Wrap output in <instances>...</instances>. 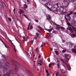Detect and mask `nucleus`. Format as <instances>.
<instances>
[{
	"label": "nucleus",
	"mask_w": 76,
	"mask_h": 76,
	"mask_svg": "<svg viewBox=\"0 0 76 76\" xmlns=\"http://www.w3.org/2000/svg\"><path fill=\"white\" fill-rule=\"evenodd\" d=\"M65 61H64L62 59H61V60L64 62V64H66V65L68 70H70V69H71V68L70 67V66L69 64L67 63V61H68L70 59V56L68 54H65Z\"/></svg>",
	"instance_id": "nucleus-1"
},
{
	"label": "nucleus",
	"mask_w": 76,
	"mask_h": 76,
	"mask_svg": "<svg viewBox=\"0 0 76 76\" xmlns=\"http://www.w3.org/2000/svg\"><path fill=\"white\" fill-rule=\"evenodd\" d=\"M72 12H71L69 13L67 15H66L65 16V18L66 20V23L67 22H68V21H67V20H70V19H71L69 16H70V15L71 14H72Z\"/></svg>",
	"instance_id": "nucleus-2"
},
{
	"label": "nucleus",
	"mask_w": 76,
	"mask_h": 76,
	"mask_svg": "<svg viewBox=\"0 0 76 76\" xmlns=\"http://www.w3.org/2000/svg\"><path fill=\"white\" fill-rule=\"evenodd\" d=\"M9 68V66L7 65V64L5 65L4 66L2 67V69H3L4 72H7V70H8Z\"/></svg>",
	"instance_id": "nucleus-3"
},
{
	"label": "nucleus",
	"mask_w": 76,
	"mask_h": 76,
	"mask_svg": "<svg viewBox=\"0 0 76 76\" xmlns=\"http://www.w3.org/2000/svg\"><path fill=\"white\" fill-rule=\"evenodd\" d=\"M67 25H69V26H70V28H72L74 31H76V28L73 27L72 26L71 24H70V23H69V22H67Z\"/></svg>",
	"instance_id": "nucleus-4"
},
{
	"label": "nucleus",
	"mask_w": 76,
	"mask_h": 76,
	"mask_svg": "<svg viewBox=\"0 0 76 76\" xmlns=\"http://www.w3.org/2000/svg\"><path fill=\"white\" fill-rule=\"evenodd\" d=\"M64 7H61L58 10V11L60 13H62L63 12Z\"/></svg>",
	"instance_id": "nucleus-5"
},
{
	"label": "nucleus",
	"mask_w": 76,
	"mask_h": 76,
	"mask_svg": "<svg viewBox=\"0 0 76 76\" xmlns=\"http://www.w3.org/2000/svg\"><path fill=\"white\" fill-rule=\"evenodd\" d=\"M48 5H49V6L51 7H50V9H52V5H51V4H48V3H46L44 5V6H46V7H47V8H48V9H50L47 6H48Z\"/></svg>",
	"instance_id": "nucleus-6"
},
{
	"label": "nucleus",
	"mask_w": 76,
	"mask_h": 76,
	"mask_svg": "<svg viewBox=\"0 0 76 76\" xmlns=\"http://www.w3.org/2000/svg\"><path fill=\"white\" fill-rule=\"evenodd\" d=\"M63 1L64 3V4H65V6H64V7H67V6H68V4H69V3L67 2V1H66V0H64Z\"/></svg>",
	"instance_id": "nucleus-7"
},
{
	"label": "nucleus",
	"mask_w": 76,
	"mask_h": 76,
	"mask_svg": "<svg viewBox=\"0 0 76 76\" xmlns=\"http://www.w3.org/2000/svg\"><path fill=\"white\" fill-rule=\"evenodd\" d=\"M53 6H54V8L57 9V8L58 7V3H57V4H54L53 5Z\"/></svg>",
	"instance_id": "nucleus-8"
},
{
	"label": "nucleus",
	"mask_w": 76,
	"mask_h": 76,
	"mask_svg": "<svg viewBox=\"0 0 76 76\" xmlns=\"http://www.w3.org/2000/svg\"><path fill=\"white\" fill-rule=\"evenodd\" d=\"M46 19L47 20H49L48 18L50 20L51 19V16H50V15L48 14L46 15Z\"/></svg>",
	"instance_id": "nucleus-9"
},
{
	"label": "nucleus",
	"mask_w": 76,
	"mask_h": 76,
	"mask_svg": "<svg viewBox=\"0 0 76 76\" xmlns=\"http://www.w3.org/2000/svg\"><path fill=\"white\" fill-rule=\"evenodd\" d=\"M67 29L69 30L70 32H71V33H73V30L69 27L67 28Z\"/></svg>",
	"instance_id": "nucleus-10"
},
{
	"label": "nucleus",
	"mask_w": 76,
	"mask_h": 76,
	"mask_svg": "<svg viewBox=\"0 0 76 76\" xmlns=\"http://www.w3.org/2000/svg\"><path fill=\"white\" fill-rule=\"evenodd\" d=\"M19 13L20 15L22 14V13H24V12H23V10H20V11L19 12Z\"/></svg>",
	"instance_id": "nucleus-11"
},
{
	"label": "nucleus",
	"mask_w": 76,
	"mask_h": 76,
	"mask_svg": "<svg viewBox=\"0 0 76 76\" xmlns=\"http://www.w3.org/2000/svg\"><path fill=\"white\" fill-rule=\"evenodd\" d=\"M70 36L72 37H75L76 36H75V34H70Z\"/></svg>",
	"instance_id": "nucleus-12"
},
{
	"label": "nucleus",
	"mask_w": 76,
	"mask_h": 76,
	"mask_svg": "<svg viewBox=\"0 0 76 76\" xmlns=\"http://www.w3.org/2000/svg\"><path fill=\"white\" fill-rule=\"evenodd\" d=\"M3 6V5L2 3L0 2V8H1V7H2Z\"/></svg>",
	"instance_id": "nucleus-13"
},
{
	"label": "nucleus",
	"mask_w": 76,
	"mask_h": 76,
	"mask_svg": "<svg viewBox=\"0 0 76 76\" xmlns=\"http://www.w3.org/2000/svg\"><path fill=\"white\" fill-rule=\"evenodd\" d=\"M23 16H25V18H26V19L29 20V18H28V17H27V15H26L25 14H23Z\"/></svg>",
	"instance_id": "nucleus-14"
},
{
	"label": "nucleus",
	"mask_w": 76,
	"mask_h": 76,
	"mask_svg": "<svg viewBox=\"0 0 76 76\" xmlns=\"http://www.w3.org/2000/svg\"><path fill=\"white\" fill-rule=\"evenodd\" d=\"M53 28H51V29H46L47 31H49V32H51L53 30Z\"/></svg>",
	"instance_id": "nucleus-15"
},
{
	"label": "nucleus",
	"mask_w": 76,
	"mask_h": 76,
	"mask_svg": "<svg viewBox=\"0 0 76 76\" xmlns=\"http://www.w3.org/2000/svg\"><path fill=\"white\" fill-rule=\"evenodd\" d=\"M61 71L63 73H66V72L64 71V69H62L61 70Z\"/></svg>",
	"instance_id": "nucleus-16"
},
{
	"label": "nucleus",
	"mask_w": 76,
	"mask_h": 76,
	"mask_svg": "<svg viewBox=\"0 0 76 76\" xmlns=\"http://www.w3.org/2000/svg\"><path fill=\"white\" fill-rule=\"evenodd\" d=\"M55 53L56 54V55H58V54H59L58 53V52L57 51H55Z\"/></svg>",
	"instance_id": "nucleus-17"
},
{
	"label": "nucleus",
	"mask_w": 76,
	"mask_h": 76,
	"mask_svg": "<svg viewBox=\"0 0 76 76\" xmlns=\"http://www.w3.org/2000/svg\"><path fill=\"white\" fill-rule=\"evenodd\" d=\"M51 64H53V63H50V64H49V68H50V67H51L50 66Z\"/></svg>",
	"instance_id": "nucleus-18"
},
{
	"label": "nucleus",
	"mask_w": 76,
	"mask_h": 76,
	"mask_svg": "<svg viewBox=\"0 0 76 76\" xmlns=\"http://www.w3.org/2000/svg\"><path fill=\"white\" fill-rule=\"evenodd\" d=\"M60 64H57V66L59 69H60Z\"/></svg>",
	"instance_id": "nucleus-19"
},
{
	"label": "nucleus",
	"mask_w": 76,
	"mask_h": 76,
	"mask_svg": "<svg viewBox=\"0 0 76 76\" xmlns=\"http://www.w3.org/2000/svg\"><path fill=\"white\" fill-rule=\"evenodd\" d=\"M61 29L62 30V31H64V28L61 27Z\"/></svg>",
	"instance_id": "nucleus-20"
},
{
	"label": "nucleus",
	"mask_w": 76,
	"mask_h": 76,
	"mask_svg": "<svg viewBox=\"0 0 76 76\" xmlns=\"http://www.w3.org/2000/svg\"><path fill=\"white\" fill-rule=\"evenodd\" d=\"M24 8H25V9H27V5L26 4H25L24 5Z\"/></svg>",
	"instance_id": "nucleus-21"
},
{
	"label": "nucleus",
	"mask_w": 76,
	"mask_h": 76,
	"mask_svg": "<svg viewBox=\"0 0 76 76\" xmlns=\"http://www.w3.org/2000/svg\"><path fill=\"white\" fill-rule=\"evenodd\" d=\"M35 51H36V52H37V53H38V48H36V49L35 50Z\"/></svg>",
	"instance_id": "nucleus-22"
},
{
	"label": "nucleus",
	"mask_w": 76,
	"mask_h": 76,
	"mask_svg": "<svg viewBox=\"0 0 76 76\" xmlns=\"http://www.w3.org/2000/svg\"><path fill=\"white\" fill-rule=\"evenodd\" d=\"M38 64H39V65H40V66H41L42 65V62L40 61V63H39Z\"/></svg>",
	"instance_id": "nucleus-23"
},
{
	"label": "nucleus",
	"mask_w": 76,
	"mask_h": 76,
	"mask_svg": "<svg viewBox=\"0 0 76 76\" xmlns=\"http://www.w3.org/2000/svg\"><path fill=\"white\" fill-rule=\"evenodd\" d=\"M69 1H76V0H68Z\"/></svg>",
	"instance_id": "nucleus-24"
},
{
	"label": "nucleus",
	"mask_w": 76,
	"mask_h": 76,
	"mask_svg": "<svg viewBox=\"0 0 76 76\" xmlns=\"http://www.w3.org/2000/svg\"><path fill=\"white\" fill-rule=\"evenodd\" d=\"M66 51V50H62V52L63 53H65Z\"/></svg>",
	"instance_id": "nucleus-25"
},
{
	"label": "nucleus",
	"mask_w": 76,
	"mask_h": 76,
	"mask_svg": "<svg viewBox=\"0 0 76 76\" xmlns=\"http://www.w3.org/2000/svg\"><path fill=\"white\" fill-rule=\"evenodd\" d=\"M38 27L41 30H42V28L41 27H40V26H39Z\"/></svg>",
	"instance_id": "nucleus-26"
},
{
	"label": "nucleus",
	"mask_w": 76,
	"mask_h": 76,
	"mask_svg": "<svg viewBox=\"0 0 76 76\" xmlns=\"http://www.w3.org/2000/svg\"><path fill=\"white\" fill-rule=\"evenodd\" d=\"M36 34L37 35V36L38 37H39V34H38V33H36Z\"/></svg>",
	"instance_id": "nucleus-27"
},
{
	"label": "nucleus",
	"mask_w": 76,
	"mask_h": 76,
	"mask_svg": "<svg viewBox=\"0 0 76 76\" xmlns=\"http://www.w3.org/2000/svg\"><path fill=\"white\" fill-rule=\"evenodd\" d=\"M23 41H25V37L24 36H23Z\"/></svg>",
	"instance_id": "nucleus-28"
},
{
	"label": "nucleus",
	"mask_w": 76,
	"mask_h": 76,
	"mask_svg": "<svg viewBox=\"0 0 76 76\" xmlns=\"http://www.w3.org/2000/svg\"><path fill=\"white\" fill-rule=\"evenodd\" d=\"M32 29V26L31 25L30 26V29Z\"/></svg>",
	"instance_id": "nucleus-29"
},
{
	"label": "nucleus",
	"mask_w": 76,
	"mask_h": 76,
	"mask_svg": "<svg viewBox=\"0 0 76 76\" xmlns=\"http://www.w3.org/2000/svg\"><path fill=\"white\" fill-rule=\"evenodd\" d=\"M53 33H54L55 32H56V33H57V31H53L52 32Z\"/></svg>",
	"instance_id": "nucleus-30"
},
{
	"label": "nucleus",
	"mask_w": 76,
	"mask_h": 76,
	"mask_svg": "<svg viewBox=\"0 0 76 76\" xmlns=\"http://www.w3.org/2000/svg\"><path fill=\"white\" fill-rule=\"evenodd\" d=\"M15 70L16 71H18L17 70H18V68H17V67H15Z\"/></svg>",
	"instance_id": "nucleus-31"
},
{
	"label": "nucleus",
	"mask_w": 76,
	"mask_h": 76,
	"mask_svg": "<svg viewBox=\"0 0 76 76\" xmlns=\"http://www.w3.org/2000/svg\"><path fill=\"white\" fill-rule=\"evenodd\" d=\"M50 76V73H47V76Z\"/></svg>",
	"instance_id": "nucleus-32"
},
{
	"label": "nucleus",
	"mask_w": 76,
	"mask_h": 76,
	"mask_svg": "<svg viewBox=\"0 0 76 76\" xmlns=\"http://www.w3.org/2000/svg\"><path fill=\"white\" fill-rule=\"evenodd\" d=\"M67 13V12H64L62 13V15H65V14H66Z\"/></svg>",
	"instance_id": "nucleus-33"
},
{
	"label": "nucleus",
	"mask_w": 76,
	"mask_h": 76,
	"mask_svg": "<svg viewBox=\"0 0 76 76\" xmlns=\"http://www.w3.org/2000/svg\"><path fill=\"white\" fill-rule=\"evenodd\" d=\"M9 40H10V42H11V44H12V45L13 44V43H12V41L11 40H10V39H9Z\"/></svg>",
	"instance_id": "nucleus-34"
},
{
	"label": "nucleus",
	"mask_w": 76,
	"mask_h": 76,
	"mask_svg": "<svg viewBox=\"0 0 76 76\" xmlns=\"http://www.w3.org/2000/svg\"><path fill=\"white\" fill-rule=\"evenodd\" d=\"M8 19L9 20V21H11V19H10V18H8Z\"/></svg>",
	"instance_id": "nucleus-35"
},
{
	"label": "nucleus",
	"mask_w": 76,
	"mask_h": 76,
	"mask_svg": "<svg viewBox=\"0 0 76 76\" xmlns=\"http://www.w3.org/2000/svg\"><path fill=\"white\" fill-rule=\"evenodd\" d=\"M45 72L46 73H48V71L46 69H45Z\"/></svg>",
	"instance_id": "nucleus-36"
},
{
	"label": "nucleus",
	"mask_w": 76,
	"mask_h": 76,
	"mask_svg": "<svg viewBox=\"0 0 76 76\" xmlns=\"http://www.w3.org/2000/svg\"><path fill=\"white\" fill-rule=\"evenodd\" d=\"M58 76V73L57 72V73L56 74V76Z\"/></svg>",
	"instance_id": "nucleus-37"
},
{
	"label": "nucleus",
	"mask_w": 76,
	"mask_h": 76,
	"mask_svg": "<svg viewBox=\"0 0 76 76\" xmlns=\"http://www.w3.org/2000/svg\"><path fill=\"white\" fill-rule=\"evenodd\" d=\"M56 28L57 29H60V28L58 26L56 27Z\"/></svg>",
	"instance_id": "nucleus-38"
},
{
	"label": "nucleus",
	"mask_w": 76,
	"mask_h": 76,
	"mask_svg": "<svg viewBox=\"0 0 76 76\" xmlns=\"http://www.w3.org/2000/svg\"><path fill=\"white\" fill-rule=\"evenodd\" d=\"M34 38L35 39H37V37H34Z\"/></svg>",
	"instance_id": "nucleus-39"
},
{
	"label": "nucleus",
	"mask_w": 76,
	"mask_h": 76,
	"mask_svg": "<svg viewBox=\"0 0 76 76\" xmlns=\"http://www.w3.org/2000/svg\"><path fill=\"white\" fill-rule=\"evenodd\" d=\"M35 20V22H38V20Z\"/></svg>",
	"instance_id": "nucleus-40"
},
{
	"label": "nucleus",
	"mask_w": 76,
	"mask_h": 76,
	"mask_svg": "<svg viewBox=\"0 0 76 76\" xmlns=\"http://www.w3.org/2000/svg\"><path fill=\"white\" fill-rule=\"evenodd\" d=\"M29 26H30V23H29V25H28V29L29 30Z\"/></svg>",
	"instance_id": "nucleus-41"
},
{
	"label": "nucleus",
	"mask_w": 76,
	"mask_h": 76,
	"mask_svg": "<svg viewBox=\"0 0 76 76\" xmlns=\"http://www.w3.org/2000/svg\"><path fill=\"white\" fill-rule=\"evenodd\" d=\"M41 55H39V56H38V58H39L40 57H41Z\"/></svg>",
	"instance_id": "nucleus-42"
},
{
	"label": "nucleus",
	"mask_w": 76,
	"mask_h": 76,
	"mask_svg": "<svg viewBox=\"0 0 76 76\" xmlns=\"http://www.w3.org/2000/svg\"><path fill=\"white\" fill-rule=\"evenodd\" d=\"M27 3L28 4H29V1H27Z\"/></svg>",
	"instance_id": "nucleus-43"
},
{
	"label": "nucleus",
	"mask_w": 76,
	"mask_h": 76,
	"mask_svg": "<svg viewBox=\"0 0 76 76\" xmlns=\"http://www.w3.org/2000/svg\"><path fill=\"white\" fill-rule=\"evenodd\" d=\"M14 51L15 52H16V49L15 48H14Z\"/></svg>",
	"instance_id": "nucleus-44"
},
{
	"label": "nucleus",
	"mask_w": 76,
	"mask_h": 76,
	"mask_svg": "<svg viewBox=\"0 0 76 76\" xmlns=\"http://www.w3.org/2000/svg\"><path fill=\"white\" fill-rule=\"evenodd\" d=\"M13 12H14V13H15V9H14L13 10Z\"/></svg>",
	"instance_id": "nucleus-45"
},
{
	"label": "nucleus",
	"mask_w": 76,
	"mask_h": 76,
	"mask_svg": "<svg viewBox=\"0 0 76 76\" xmlns=\"http://www.w3.org/2000/svg\"><path fill=\"white\" fill-rule=\"evenodd\" d=\"M62 42H65V40H63Z\"/></svg>",
	"instance_id": "nucleus-46"
},
{
	"label": "nucleus",
	"mask_w": 76,
	"mask_h": 76,
	"mask_svg": "<svg viewBox=\"0 0 76 76\" xmlns=\"http://www.w3.org/2000/svg\"><path fill=\"white\" fill-rule=\"evenodd\" d=\"M70 44L71 46H72L73 45V44Z\"/></svg>",
	"instance_id": "nucleus-47"
},
{
	"label": "nucleus",
	"mask_w": 76,
	"mask_h": 76,
	"mask_svg": "<svg viewBox=\"0 0 76 76\" xmlns=\"http://www.w3.org/2000/svg\"><path fill=\"white\" fill-rule=\"evenodd\" d=\"M26 54H27V56H28V55H29V54H28V53H27V52H26Z\"/></svg>",
	"instance_id": "nucleus-48"
},
{
	"label": "nucleus",
	"mask_w": 76,
	"mask_h": 76,
	"mask_svg": "<svg viewBox=\"0 0 76 76\" xmlns=\"http://www.w3.org/2000/svg\"><path fill=\"white\" fill-rule=\"evenodd\" d=\"M59 76H63V75H62L60 74H59Z\"/></svg>",
	"instance_id": "nucleus-49"
},
{
	"label": "nucleus",
	"mask_w": 76,
	"mask_h": 76,
	"mask_svg": "<svg viewBox=\"0 0 76 76\" xmlns=\"http://www.w3.org/2000/svg\"><path fill=\"white\" fill-rule=\"evenodd\" d=\"M4 4H5V5L6 6H7V5H6V4H5V3H4Z\"/></svg>",
	"instance_id": "nucleus-50"
},
{
	"label": "nucleus",
	"mask_w": 76,
	"mask_h": 76,
	"mask_svg": "<svg viewBox=\"0 0 76 76\" xmlns=\"http://www.w3.org/2000/svg\"><path fill=\"white\" fill-rule=\"evenodd\" d=\"M50 49H51V50H52V51L53 50V48H50Z\"/></svg>",
	"instance_id": "nucleus-51"
},
{
	"label": "nucleus",
	"mask_w": 76,
	"mask_h": 76,
	"mask_svg": "<svg viewBox=\"0 0 76 76\" xmlns=\"http://www.w3.org/2000/svg\"><path fill=\"white\" fill-rule=\"evenodd\" d=\"M33 41H34L33 40H32V41H31V43L32 44V42H33Z\"/></svg>",
	"instance_id": "nucleus-52"
},
{
	"label": "nucleus",
	"mask_w": 76,
	"mask_h": 76,
	"mask_svg": "<svg viewBox=\"0 0 76 76\" xmlns=\"http://www.w3.org/2000/svg\"><path fill=\"white\" fill-rule=\"evenodd\" d=\"M48 0H43V1H48Z\"/></svg>",
	"instance_id": "nucleus-53"
},
{
	"label": "nucleus",
	"mask_w": 76,
	"mask_h": 76,
	"mask_svg": "<svg viewBox=\"0 0 76 76\" xmlns=\"http://www.w3.org/2000/svg\"><path fill=\"white\" fill-rule=\"evenodd\" d=\"M74 15H76V12H74Z\"/></svg>",
	"instance_id": "nucleus-54"
},
{
	"label": "nucleus",
	"mask_w": 76,
	"mask_h": 76,
	"mask_svg": "<svg viewBox=\"0 0 76 76\" xmlns=\"http://www.w3.org/2000/svg\"><path fill=\"white\" fill-rule=\"evenodd\" d=\"M42 45H45L44 43H42Z\"/></svg>",
	"instance_id": "nucleus-55"
},
{
	"label": "nucleus",
	"mask_w": 76,
	"mask_h": 76,
	"mask_svg": "<svg viewBox=\"0 0 76 76\" xmlns=\"http://www.w3.org/2000/svg\"><path fill=\"white\" fill-rule=\"evenodd\" d=\"M34 58L35 60H36V59H37V58L35 57Z\"/></svg>",
	"instance_id": "nucleus-56"
},
{
	"label": "nucleus",
	"mask_w": 76,
	"mask_h": 76,
	"mask_svg": "<svg viewBox=\"0 0 76 76\" xmlns=\"http://www.w3.org/2000/svg\"><path fill=\"white\" fill-rule=\"evenodd\" d=\"M5 47H6V48H7V47H6V46H5Z\"/></svg>",
	"instance_id": "nucleus-57"
},
{
	"label": "nucleus",
	"mask_w": 76,
	"mask_h": 76,
	"mask_svg": "<svg viewBox=\"0 0 76 76\" xmlns=\"http://www.w3.org/2000/svg\"><path fill=\"white\" fill-rule=\"evenodd\" d=\"M43 45H42L41 46V47H42V46H43Z\"/></svg>",
	"instance_id": "nucleus-58"
},
{
	"label": "nucleus",
	"mask_w": 76,
	"mask_h": 76,
	"mask_svg": "<svg viewBox=\"0 0 76 76\" xmlns=\"http://www.w3.org/2000/svg\"><path fill=\"white\" fill-rule=\"evenodd\" d=\"M55 33V34H57V33H56V32H55V33Z\"/></svg>",
	"instance_id": "nucleus-59"
},
{
	"label": "nucleus",
	"mask_w": 76,
	"mask_h": 76,
	"mask_svg": "<svg viewBox=\"0 0 76 76\" xmlns=\"http://www.w3.org/2000/svg\"><path fill=\"white\" fill-rule=\"evenodd\" d=\"M34 52H32V54H34Z\"/></svg>",
	"instance_id": "nucleus-60"
},
{
	"label": "nucleus",
	"mask_w": 76,
	"mask_h": 76,
	"mask_svg": "<svg viewBox=\"0 0 76 76\" xmlns=\"http://www.w3.org/2000/svg\"><path fill=\"white\" fill-rule=\"evenodd\" d=\"M2 56H3L4 57V56L2 55Z\"/></svg>",
	"instance_id": "nucleus-61"
},
{
	"label": "nucleus",
	"mask_w": 76,
	"mask_h": 76,
	"mask_svg": "<svg viewBox=\"0 0 76 76\" xmlns=\"http://www.w3.org/2000/svg\"><path fill=\"white\" fill-rule=\"evenodd\" d=\"M27 0V1H28V0Z\"/></svg>",
	"instance_id": "nucleus-62"
},
{
	"label": "nucleus",
	"mask_w": 76,
	"mask_h": 76,
	"mask_svg": "<svg viewBox=\"0 0 76 76\" xmlns=\"http://www.w3.org/2000/svg\"><path fill=\"white\" fill-rule=\"evenodd\" d=\"M35 55H34V57Z\"/></svg>",
	"instance_id": "nucleus-63"
},
{
	"label": "nucleus",
	"mask_w": 76,
	"mask_h": 76,
	"mask_svg": "<svg viewBox=\"0 0 76 76\" xmlns=\"http://www.w3.org/2000/svg\"><path fill=\"white\" fill-rule=\"evenodd\" d=\"M76 24L75 25V26H76Z\"/></svg>",
	"instance_id": "nucleus-64"
}]
</instances>
